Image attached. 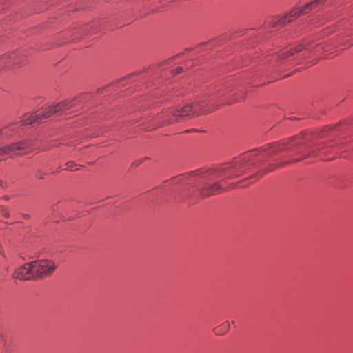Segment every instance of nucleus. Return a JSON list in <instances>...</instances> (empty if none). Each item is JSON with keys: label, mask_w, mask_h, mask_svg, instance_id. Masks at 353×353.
Returning a JSON list of instances; mask_svg holds the SVG:
<instances>
[{"label": "nucleus", "mask_w": 353, "mask_h": 353, "mask_svg": "<svg viewBox=\"0 0 353 353\" xmlns=\"http://www.w3.org/2000/svg\"><path fill=\"white\" fill-rule=\"evenodd\" d=\"M318 4V1L308 3L303 8H295L292 10L288 14L276 19L274 25H284L292 21L294 19L297 18L301 14L307 13L309 10L313 9Z\"/></svg>", "instance_id": "423d86ee"}, {"label": "nucleus", "mask_w": 353, "mask_h": 353, "mask_svg": "<svg viewBox=\"0 0 353 353\" xmlns=\"http://www.w3.org/2000/svg\"><path fill=\"white\" fill-rule=\"evenodd\" d=\"M333 158H334V157L327 158V160H330V159H333Z\"/></svg>", "instance_id": "dca6fc26"}, {"label": "nucleus", "mask_w": 353, "mask_h": 353, "mask_svg": "<svg viewBox=\"0 0 353 353\" xmlns=\"http://www.w3.org/2000/svg\"><path fill=\"white\" fill-rule=\"evenodd\" d=\"M56 266H17L13 276L19 280H31L52 274Z\"/></svg>", "instance_id": "7ed1b4c3"}, {"label": "nucleus", "mask_w": 353, "mask_h": 353, "mask_svg": "<svg viewBox=\"0 0 353 353\" xmlns=\"http://www.w3.org/2000/svg\"><path fill=\"white\" fill-rule=\"evenodd\" d=\"M338 126L325 127L315 132H305L282 142H275L248 152L230 163L214 169H200L172 179L179 184L177 191L192 198L193 202L224 191L221 184L246 170L250 178L260 177L277 167L301 161L307 157H322L338 153L339 145L333 142L332 134Z\"/></svg>", "instance_id": "f257e3e1"}, {"label": "nucleus", "mask_w": 353, "mask_h": 353, "mask_svg": "<svg viewBox=\"0 0 353 353\" xmlns=\"http://www.w3.org/2000/svg\"><path fill=\"white\" fill-rule=\"evenodd\" d=\"M3 181L2 180L0 179V186H3Z\"/></svg>", "instance_id": "2eb2a0df"}, {"label": "nucleus", "mask_w": 353, "mask_h": 353, "mask_svg": "<svg viewBox=\"0 0 353 353\" xmlns=\"http://www.w3.org/2000/svg\"><path fill=\"white\" fill-rule=\"evenodd\" d=\"M307 48H310V47H306L303 44H299L295 46H292L290 48L283 51L282 53V56L284 57H287L293 55L294 54L297 53L303 49H307Z\"/></svg>", "instance_id": "0eeeda50"}, {"label": "nucleus", "mask_w": 353, "mask_h": 353, "mask_svg": "<svg viewBox=\"0 0 353 353\" xmlns=\"http://www.w3.org/2000/svg\"><path fill=\"white\" fill-rule=\"evenodd\" d=\"M230 329V323L228 321H225L221 325L213 330L216 335H222L225 334Z\"/></svg>", "instance_id": "6e6552de"}, {"label": "nucleus", "mask_w": 353, "mask_h": 353, "mask_svg": "<svg viewBox=\"0 0 353 353\" xmlns=\"http://www.w3.org/2000/svg\"><path fill=\"white\" fill-rule=\"evenodd\" d=\"M182 71H183V68L181 67H178L176 69L174 74L176 75V74H180Z\"/></svg>", "instance_id": "9b49d317"}, {"label": "nucleus", "mask_w": 353, "mask_h": 353, "mask_svg": "<svg viewBox=\"0 0 353 353\" xmlns=\"http://www.w3.org/2000/svg\"><path fill=\"white\" fill-rule=\"evenodd\" d=\"M76 103L77 99H71L59 103L54 105L49 106L41 112L26 115L21 120V122L23 125H29L34 122H41L43 119L48 118L54 113L61 112L74 107Z\"/></svg>", "instance_id": "f03ea898"}, {"label": "nucleus", "mask_w": 353, "mask_h": 353, "mask_svg": "<svg viewBox=\"0 0 353 353\" xmlns=\"http://www.w3.org/2000/svg\"><path fill=\"white\" fill-rule=\"evenodd\" d=\"M0 350L3 353H7L8 351V344L3 334H0Z\"/></svg>", "instance_id": "1a4fd4ad"}, {"label": "nucleus", "mask_w": 353, "mask_h": 353, "mask_svg": "<svg viewBox=\"0 0 353 353\" xmlns=\"http://www.w3.org/2000/svg\"><path fill=\"white\" fill-rule=\"evenodd\" d=\"M66 170H78L77 165L74 164L72 162H69L65 165Z\"/></svg>", "instance_id": "9d476101"}, {"label": "nucleus", "mask_w": 353, "mask_h": 353, "mask_svg": "<svg viewBox=\"0 0 353 353\" xmlns=\"http://www.w3.org/2000/svg\"><path fill=\"white\" fill-rule=\"evenodd\" d=\"M196 131H198V130L196 129H191V130H186L185 132H196Z\"/></svg>", "instance_id": "4468645a"}, {"label": "nucleus", "mask_w": 353, "mask_h": 353, "mask_svg": "<svg viewBox=\"0 0 353 353\" xmlns=\"http://www.w3.org/2000/svg\"><path fill=\"white\" fill-rule=\"evenodd\" d=\"M23 265H34V261L26 262Z\"/></svg>", "instance_id": "ddd939ff"}, {"label": "nucleus", "mask_w": 353, "mask_h": 353, "mask_svg": "<svg viewBox=\"0 0 353 353\" xmlns=\"http://www.w3.org/2000/svg\"><path fill=\"white\" fill-rule=\"evenodd\" d=\"M142 160H138V161H134L133 163H132V165L133 166H138L141 163Z\"/></svg>", "instance_id": "f8f14e48"}, {"label": "nucleus", "mask_w": 353, "mask_h": 353, "mask_svg": "<svg viewBox=\"0 0 353 353\" xmlns=\"http://www.w3.org/2000/svg\"><path fill=\"white\" fill-rule=\"evenodd\" d=\"M199 108H201V105L199 104L193 106L192 104L188 103L183 107L168 110L167 112L163 113L161 117H162L166 122H171L172 121L178 119L179 117H190L194 115Z\"/></svg>", "instance_id": "39448f33"}, {"label": "nucleus", "mask_w": 353, "mask_h": 353, "mask_svg": "<svg viewBox=\"0 0 353 353\" xmlns=\"http://www.w3.org/2000/svg\"><path fill=\"white\" fill-rule=\"evenodd\" d=\"M9 135L8 130L0 129V137L3 136L7 137ZM33 150V141L30 139L24 140L0 148V156L9 154L12 157L14 155L21 154L22 152H29Z\"/></svg>", "instance_id": "20e7f679"}]
</instances>
